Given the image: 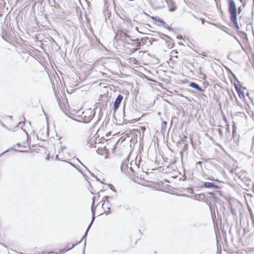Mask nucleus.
I'll return each mask as SVG.
<instances>
[{
  "mask_svg": "<svg viewBox=\"0 0 254 254\" xmlns=\"http://www.w3.org/2000/svg\"><path fill=\"white\" fill-rule=\"evenodd\" d=\"M208 195H210L211 196L214 197L215 194L213 192H209L206 193V196L203 201L205 202L209 206V204H211V203L209 201V197L208 196Z\"/></svg>",
  "mask_w": 254,
  "mask_h": 254,
  "instance_id": "12",
  "label": "nucleus"
},
{
  "mask_svg": "<svg viewBox=\"0 0 254 254\" xmlns=\"http://www.w3.org/2000/svg\"><path fill=\"white\" fill-rule=\"evenodd\" d=\"M230 128L229 125H227V132L230 133Z\"/></svg>",
  "mask_w": 254,
  "mask_h": 254,
  "instance_id": "45",
  "label": "nucleus"
},
{
  "mask_svg": "<svg viewBox=\"0 0 254 254\" xmlns=\"http://www.w3.org/2000/svg\"><path fill=\"white\" fill-rule=\"evenodd\" d=\"M1 36L3 39L6 41H7L8 39L9 38L7 32L4 29H2Z\"/></svg>",
  "mask_w": 254,
  "mask_h": 254,
  "instance_id": "17",
  "label": "nucleus"
},
{
  "mask_svg": "<svg viewBox=\"0 0 254 254\" xmlns=\"http://www.w3.org/2000/svg\"><path fill=\"white\" fill-rule=\"evenodd\" d=\"M67 163H68L69 164H70V165H71L72 166H73V167H74V168H76V166H75L74 164H73V163H72L71 162H67Z\"/></svg>",
  "mask_w": 254,
  "mask_h": 254,
  "instance_id": "46",
  "label": "nucleus"
},
{
  "mask_svg": "<svg viewBox=\"0 0 254 254\" xmlns=\"http://www.w3.org/2000/svg\"><path fill=\"white\" fill-rule=\"evenodd\" d=\"M74 158H75L78 161V162L80 163V164H81L83 166V164L82 163V162L78 158H76L75 157H74Z\"/></svg>",
  "mask_w": 254,
  "mask_h": 254,
  "instance_id": "51",
  "label": "nucleus"
},
{
  "mask_svg": "<svg viewBox=\"0 0 254 254\" xmlns=\"http://www.w3.org/2000/svg\"><path fill=\"white\" fill-rule=\"evenodd\" d=\"M129 162V158L128 157H127L126 159L123 160L121 165V171L122 172H123L125 173L127 172H127V170L128 168V166L127 165V163Z\"/></svg>",
  "mask_w": 254,
  "mask_h": 254,
  "instance_id": "7",
  "label": "nucleus"
},
{
  "mask_svg": "<svg viewBox=\"0 0 254 254\" xmlns=\"http://www.w3.org/2000/svg\"><path fill=\"white\" fill-rule=\"evenodd\" d=\"M72 119L74 121H75L76 122L80 123H83V120H77V119H73V118H72Z\"/></svg>",
  "mask_w": 254,
  "mask_h": 254,
  "instance_id": "38",
  "label": "nucleus"
},
{
  "mask_svg": "<svg viewBox=\"0 0 254 254\" xmlns=\"http://www.w3.org/2000/svg\"><path fill=\"white\" fill-rule=\"evenodd\" d=\"M129 170L132 172L133 173L134 172L132 168L131 167H129Z\"/></svg>",
  "mask_w": 254,
  "mask_h": 254,
  "instance_id": "54",
  "label": "nucleus"
},
{
  "mask_svg": "<svg viewBox=\"0 0 254 254\" xmlns=\"http://www.w3.org/2000/svg\"><path fill=\"white\" fill-rule=\"evenodd\" d=\"M177 38L178 39L181 40V39H183V36H182V35H178V36L177 37Z\"/></svg>",
  "mask_w": 254,
  "mask_h": 254,
  "instance_id": "44",
  "label": "nucleus"
},
{
  "mask_svg": "<svg viewBox=\"0 0 254 254\" xmlns=\"http://www.w3.org/2000/svg\"><path fill=\"white\" fill-rule=\"evenodd\" d=\"M165 0H148L151 6L156 8H160L163 7Z\"/></svg>",
  "mask_w": 254,
  "mask_h": 254,
  "instance_id": "5",
  "label": "nucleus"
},
{
  "mask_svg": "<svg viewBox=\"0 0 254 254\" xmlns=\"http://www.w3.org/2000/svg\"><path fill=\"white\" fill-rule=\"evenodd\" d=\"M205 196H206V194L201 193V194H198L197 196H196L195 199L199 201H203Z\"/></svg>",
  "mask_w": 254,
  "mask_h": 254,
  "instance_id": "18",
  "label": "nucleus"
},
{
  "mask_svg": "<svg viewBox=\"0 0 254 254\" xmlns=\"http://www.w3.org/2000/svg\"><path fill=\"white\" fill-rule=\"evenodd\" d=\"M10 150H14V151H15L16 152H22V153H26V152H27V151H28L27 150H17V149H14L13 148H10L7 149L6 150L4 151L2 153H1L0 154V157H1L3 155L5 154L6 153L9 152Z\"/></svg>",
  "mask_w": 254,
  "mask_h": 254,
  "instance_id": "16",
  "label": "nucleus"
},
{
  "mask_svg": "<svg viewBox=\"0 0 254 254\" xmlns=\"http://www.w3.org/2000/svg\"><path fill=\"white\" fill-rule=\"evenodd\" d=\"M222 30H223L224 31H226V30L228 29L227 27H226V26H221V28Z\"/></svg>",
  "mask_w": 254,
  "mask_h": 254,
  "instance_id": "39",
  "label": "nucleus"
},
{
  "mask_svg": "<svg viewBox=\"0 0 254 254\" xmlns=\"http://www.w3.org/2000/svg\"><path fill=\"white\" fill-rule=\"evenodd\" d=\"M231 212L233 215H236V212L235 209H234L231 204L230 205Z\"/></svg>",
  "mask_w": 254,
  "mask_h": 254,
  "instance_id": "27",
  "label": "nucleus"
},
{
  "mask_svg": "<svg viewBox=\"0 0 254 254\" xmlns=\"http://www.w3.org/2000/svg\"><path fill=\"white\" fill-rule=\"evenodd\" d=\"M16 146H18V147H21V143H17L16 144Z\"/></svg>",
  "mask_w": 254,
  "mask_h": 254,
  "instance_id": "53",
  "label": "nucleus"
},
{
  "mask_svg": "<svg viewBox=\"0 0 254 254\" xmlns=\"http://www.w3.org/2000/svg\"><path fill=\"white\" fill-rule=\"evenodd\" d=\"M202 56H203V57H206L207 56L206 54L205 53H203L202 54Z\"/></svg>",
  "mask_w": 254,
  "mask_h": 254,
  "instance_id": "57",
  "label": "nucleus"
},
{
  "mask_svg": "<svg viewBox=\"0 0 254 254\" xmlns=\"http://www.w3.org/2000/svg\"><path fill=\"white\" fill-rule=\"evenodd\" d=\"M191 225L193 227L198 228L201 225V224L199 223L196 222L192 224Z\"/></svg>",
  "mask_w": 254,
  "mask_h": 254,
  "instance_id": "30",
  "label": "nucleus"
},
{
  "mask_svg": "<svg viewBox=\"0 0 254 254\" xmlns=\"http://www.w3.org/2000/svg\"><path fill=\"white\" fill-rule=\"evenodd\" d=\"M124 97L122 95L119 94L113 103V111L115 113L119 109Z\"/></svg>",
  "mask_w": 254,
  "mask_h": 254,
  "instance_id": "6",
  "label": "nucleus"
},
{
  "mask_svg": "<svg viewBox=\"0 0 254 254\" xmlns=\"http://www.w3.org/2000/svg\"><path fill=\"white\" fill-rule=\"evenodd\" d=\"M66 147L65 146H62L61 148L62 149V150H63L64 149H66Z\"/></svg>",
  "mask_w": 254,
  "mask_h": 254,
  "instance_id": "55",
  "label": "nucleus"
},
{
  "mask_svg": "<svg viewBox=\"0 0 254 254\" xmlns=\"http://www.w3.org/2000/svg\"><path fill=\"white\" fill-rule=\"evenodd\" d=\"M108 186L109 187V188L113 190V191L116 192V190L115 188L111 184H109L108 185Z\"/></svg>",
  "mask_w": 254,
  "mask_h": 254,
  "instance_id": "31",
  "label": "nucleus"
},
{
  "mask_svg": "<svg viewBox=\"0 0 254 254\" xmlns=\"http://www.w3.org/2000/svg\"><path fill=\"white\" fill-rule=\"evenodd\" d=\"M124 43L127 44V45H131V44L130 43H129V42L125 40Z\"/></svg>",
  "mask_w": 254,
  "mask_h": 254,
  "instance_id": "48",
  "label": "nucleus"
},
{
  "mask_svg": "<svg viewBox=\"0 0 254 254\" xmlns=\"http://www.w3.org/2000/svg\"><path fill=\"white\" fill-rule=\"evenodd\" d=\"M142 44L141 43V42H138L135 44H131V45L135 47V48L133 49V50L132 51V53H134L136 51L139 50L140 48V46Z\"/></svg>",
  "mask_w": 254,
  "mask_h": 254,
  "instance_id": "20",
  "label": "nucleus"
},
{
  "mask_svg": "<svg viewBox=\"0 0 254 254\" xmlns=\"http://www.w3.org/2000/svg\"><path fill=\"white\" fill-rule=\"evenodd\" d=\"M236 126L234 124L233 125V131H232V136L233 138H235V135H236Z\"/></svg>",
  "mask_w": 254,
  "mask_h": 254,
  "instance_id": "22",
  "label": "nucleus"
},
{
  "mask_svg": "<svg viewBox=\"0 0 254 254\" xmlns=\"http://www.w3.org/2000/svg\"><path fill=\"white\" fill-rule=\"evenodd\" d=\"M182 142L184 144V146L183 149L184 150H187L188 149V146L187 143V142H185V141L184 140H182Z\"/></svg>",
  "mask_w": 254,
  "mask_h": 254,
  "instance_id": "33",
  "label": "nucleus"
},
{
  "mask_svg": "<svg viewBox=\"0 0 254 254\" xmlns=\"http://www.w3.org/2000/svg\"><path fill=\"white\" fill-rule=\"evenodd\" d=\"M88 172L90 173V174H91V175L92 176H93L94 178V176H96L94 174L92 173L91 172H90L89 170H88Z\"/></svg>",
  "mask_w": 254,
  "mask_h": 254,
  "instance_id": "56",
  "label": "nucleus"
},
{
  "mask_svg": "<svg viewBox=\"0 0 254 254\" xmlns=\"http://www.w3.org/2000/svg\"><path fill=\"white\" fill-rule=\"evenodd\" d=\"M163 27H164L165 28H166L167 29H168L169 31H173V28L170 27V26H168L167 25V24H166L165 26H164Z\"/></svg>",
  "mask_w": 254,
  "mask_h": 254,
  "instance_id": "32",
  "label": "nucleus"
},
{
  "mask_svg": "<svg viewBox=\"0 0 254 254\" xmlns=\"http://www.w3.org/2000/svg\"><path fill=\"white\" fill-rule=\"evenodd\" d=\"M129 60L131 62H132L134 64H138V61L135 58H131L129 59Z\"/></svg>",
  "mask_w": 254,
  "mask_h": 254,
  "instance_id": "29",
  "label": "nucleus"
},
{
  "mask_svg": "<svg viewBox=\"0 0 254 254\" xmlns=\"http://www.w3.org/2000/svg\"><path fill=\"white\" fill-rule=\"evenodd\" d=\"M211 180H213V181H216V182H220V181H219L218 180H215V179H211Z\"/></svg>",
  "mask_w": 254,
  "mask_h": 254,
  "instance_id": "61",
  "label": "nucleus"
},
{
  "mask_svg": "<svg viewBox=\"0 0 254 254\" xmlns=\"http://www.w3.org/2000/svg\"><path fill=\"white\" fill-rule=\"evenodd\" d=\"M238 13H240L241 12V11H242L241 7H239L238 8Z\"/></svg>",
  "mask_w": 254,
  "mask_h": 254,
  "instance_id": "52",
  "label": "nucleus"
},
{
  "mask_svg": "<svg viewBox=\"0 0 254 254\" xmlns=\"http://www.w3.org/2000/svg\"><path fill=\"white\" fill-rule=\"evenodd\" d=\"M148 42L149 43L150 45L152 44V42L150 40H148Z\"/></svg>",
  "mask_w": 254,
  "mask_h": 254,
  "instance_id": "58",
  "label": "nucleus"
},
{
  "mask_svg": "<svg viewBox=\"0 0 254 254\" xmlns=\"http://www.w3.org/2000/svg\"><path fill=\"white\" fill-rule=\"evenodd\" d=\"M179 180H186V176L185 175H184L183 176V178L180 177Z\"/></svg>",
  "mask_w": 254,
  "mask_h": 254,
  "instance_id": "42",
  "label": "nucleus"
},
{
  "mask_svg": "<svg viewBox=\"0 0 254 254\" xmlns=\"http://www.w3.org/2000/svg\"><path fill=\"white\" fill-rule=\"evenodd\" d=\"M242 89H246V87H243L242 86H240V87L237 90H236L239 97L241 99H244L245 98V94L244 92Z\"/></svg>",
  "mask_w": 254,
  "mask_h": 254,
  "instance_id": "11",
  "label": "nucleus"
},
{
  "mask_svg": "<svg viewBox=\"0 0 254 254\" xmlns=\"http://www.w3.org/2000/svg\"><path fill=\"white\" fill-rule=\"evenodd\" d=\"M199 187L200 188H204L207 189H219L221 188V186L219 185H217L213 182H201L199 184Z\"/></svg>",
  "mask_w": 254,
  "mask_h": 254,
  "instance_id": "4",
  "label": "nucleus"
},
{
  "mask_svg": "<svg viewBox=\"0 0 254 254\" xmlns=\"http://www.w3.org/2000/svg\"><path fill=\"white\" fill-rule=\"evenodd\" d=\"M233 85L234 86V87H235L236 90H237L239 88H240V86H241V84H240V83H237L236 82H234L233 83Z\"/></svg>",
  "mask_w": 254,
  "mask_h": 254,
  "instance_id": "28",
  "label": "nucleus"
},
{
  "mask_svg": "<svg viewBox=\"0 0 254 254\" xmlns=\"http://www.w3.org/2000/svg\"><path fill=\"white\" fill-rule=\"evenodd\" d=\"M202 162V161H198L196 163V165H201Z\"/></svg>",
  "mask_w": 254,
  "mask_h": 254,
  "instance_id": "49",
  "label": "nucleus"
},
{
  "mask_svg": "<svg viewBox=\"0 0 254 254\" xmlns=\"http://www.w3.org/2000/svg\"><path fill=\"white\" fill-rule=\"evenodd\" d=\"M131 111H127V112H125L124 111V119H125L126 120H127V119L126 118H128L129 119H131V120H133V119H131V118H130L128 117V114H129V113H130Z\"/></svg>",
  "mask_w": 254,
  "mask_h": 254,
  "instance_id": "23",
  "label": "nucleus"
},
{
  "mask_svg": "<svg viewBox=\"0 0 254 254\" xmlns=\"http://www.w3.org/2000/svg\"><path fill=\"white\" fill-rule=\"evenodd\" d=\"M167 122L166 121H163L161 126V131L162 133H164L166 131L167 127Z\"/></svg>",
  "mask_w": 254,
  "mask_h": 254,
  "instance_id": "19",
  "label": "nucleus"
},
{
  "mask_svg": "<svg viewBox=\"0 0 254 254\" xmlns=\"http://www.w3.org/2000/svg\"><path fill=\"white\" fill-rule=\"evenodd\" d=\"M94 178L96 179L97 181L101 182L102 184H104V183L101 182L100 179H99L97 176H94Z\"/></svg>",
  "mask_w": 254,
  "mask_h": 254,
  "instance_id": "43",
  "label": "nucleus"
},
{
  "mask_svg": "<svg viewBox=\"0 0 254 254\" xmlns=\"http://www.w3.org/2000/svg\"><path fill=\"white\" fill-rule=\"evenodd\" d=\"M115 200V197L114 196H104L102 202H103L102 204V207L103 209H105L104 205H105V202H107V206H105L108 211L104 210V213L106 215H108L110 213V210L111 209L110 206L112 205V201Z\"/></svg>",
  "mask_w": 254,
  "mask_h": 254,
  "instance_id": "3",
  "label": "nucleus"
},
{
  "mask_svg": "<svg viewBox=\"0 0 254 254\" xmlns=\"http://www.w3.org/2000/svg\"><path fill=\"white\" fill-rule=\"evenodd\" d=\"M201 75H203V77H202V79L203 80H206V78H207V76L204 74V73H201Z\"/></svg>",
  "mask_w": 254,
  "mask_h": 254,
  "instance_id": "40",
  "label": "nucleus"
},
{
  "mask_svg": "<svg viewBox=\"0 0 254 254\" xmlns=\"http://www.w3.org/2000/svg\"><path fill=\"white\" fill-rule=\"evenodd\" d=\"M160 38L163 39L164 41H166L167 39H168L169 38V36L163 33H160Z\"/></svg>",
  "mask_w": 254,
  "mask_h": 254,
  "instance_id": "25",
  "label": "nucleus"
},
{
  "mask_svg": "<svg viewBox=\"0 0 254 254\" xmlns=\"http://www.w3.org/2000/svg\"><path fill=\"white\" fill-rule=\"evenodd\" d=\"M200 20H201L202 24H203L205 22V19L203 18H201Z\"/></svg>",
  "mask_w": 254,
  "mask_h": 254,
  "instance_id": "47",
  "label": "nucleus"
},
{
  "mask_svg": "<svg viewBox=\"0 0 254 254\" xmlns=\"http://www.w3.org/2000/svg\"><path fill=\"white\" fill-rule=\"evenodd\" d=\"M95 210L96 208L94 207L93 206H91L92 220L91 222H92V223L95 219Z\"/></svg>",
  "mask_w": 254,
  "mask_h": 254,
  "instance_id": "21",
  "label": "nucleus"
},
{
  "mask_svg": "<svg viewBox=\"0 0 254 254\" xmlns=\"http://www.w3.org/2000/svg\"><path fill=\"white\" fill-rule=\"evenodd\" d=\"M96 198V196H94L93 198H92V206H93V205L94 204V203H95V199Z\"/></svg>",
  "mask_w": 254,
  "mask_h": 254,
  "instance_id": "41",
  "label": "nucleus"
},
{
  "mask_svg": "<svg viewBox=\"0 0 254 254\" xmlns=\"http://www.w3.org/2000/svg\"><path fill=\"white\" fill-rule=\"evenodd\" d=\"M165 42L167 47L169 49L172 48L174 47V43L173 42V39L170 37L168 39H167Z\"/></svg>",
  "mask_w": 254,
  "mask_h": 254,
  "instance_id": "13",
  "label": "nucleus"
},
{
  "mask_svg": "<svg viewBox=\"0 0 254 254\" xmlns=\"http://www.w3.org/2000/svg\"><path fill=\"white\" fill-rule=\"evenodd\" d=\"M228 2L231 21L234 24V27L238 30L240 28L238 23L237 10L235 2L234 0H228Z\"/></svg>",
  "mask_w": 254,
  "mask_h": 254,
  "instance_id": "1",
  "label": "nucleus"
},
{
  "mask_svg": "<svg viewBox=\"0 0 254 254\" xmlns=\"http://www.w3.org/2000/svg\"><path fill=\"white\" fill-rule=\"evenodd\" d=\"M56 159H57V160H60L59 158V155H57L56 156Z\"/></svg>",
  "mask_w": 254,
  "mask_h": 254,
  "instance_id": "59",
  "label": "nucleus"
},
{
  "mask_svg": "<svg viewBox=\"0 0 254 254\" xmlns=\"http://www.w3.org/2000/svg\"><path fill=\"white\" fill-rule=\"evenodd\" d=\"M218 132L220 137H222L223 133H222V130L221 129H218Z\"/></svg>",
  "mask_w": 254,
  "mask_h": 254,
  "instance_id": "36",
  "label": "nucleus"
},
{
  "mask_svg": "<svg viewBox=\"0 0 254 254\" xmlns=\"http://www.w3.org/2000/svg\"><path fill=\"white\" fill-rule=\"evenodd\" d=\"M209 207L211 213L212 219L213 222H214L215 220H216L215 207L214 206H212V204H209Z\"/></svg>",
  "mask_w": 254,
  "mask_h": 254,
  "instance_id": "10",
  "label": "nucleus"
},
{
  "mask_svg": "<svg viewBox=\"0 0 254 254\" xmlns=\"http://www.w3.org/2000/svg\"><path fill=\"white\" fill-rule=\"evenodd\" d=\"M81 243V241H79L78 243H77L75 244H68V245L66 246L65 248H63V249H61L60 250V253H62V254H64V253L65 252L69 251L71 249H72L73 247H74L75 246Z\"/></svg>",
  "mask_w": 254,
  "mask_h": 254,
  "instance_id": "8",
  "label": "nucleus"
},
{
  "mask_svg": "<svg viewBox=\"0 0 254 254\" xmlns=\"http://www.w3.org/2000/svg\"><path fill=\"white\" fill-rule=\"evenodd\" d=\"M95 139V140H94L93 142H94V144H96V143H97V138H96Z\"/></svg>",
  "mask_w": 254,
  "mask_h": 254,
  "instance_id": "62",
  "label": "nucleus"
},
{
  "mask_svg": "<svg viewBox=\"0 0 254 254\" xmlns=\"http://www.w3.org/2000/svg\"><path fill=\"white\" fill-rule=\"evenodd\" d=\"M46 160H49V155H48V156L46 158Z\"/></svg>",
  "mask_w": 254,
  "mask_h": 254,
  "instance_id": "63",
  "label": "nucleus"
},
{
  "mask_svg": "<svg viewBox=\"0 0 254 254\" xmlns=\"http://www.w3.org/2000/svg\"><path fill=\"white\" fill-rule=\"evenodd\" d=\"M134 42H136V43H138V42H139V38H136L135 39H134Z\"/></svg>",
  "mask_w": 254,
  "mask_h": 254,
  "instance_id": "50",
  "label": "nucleus"
},
{
  "mask_svg": "<svg viewBox=\"0 0 254 254\" xmlns=\"http://www.w3.org/2000/svg\"><path fill=\"white\" fill-rule=\"evenodd\" d=\"M87 232H85L84 235H83V236L82 237L81 240L80 241H84V246H83V249H82V254H85V247H86V237H87Z\"/></svg>",
  "mask_w": 254,
  "mask_h": 254,
  "instance_id": "15",
  "label": "nucleus"
},
{
  "mask_svg": "<svg viewBox=\"0 0 254 254\" xmlns=\"http://www.w3.org/2000/svg\"><path fill=\"white\" fill-rule=\"evenodd\" d=\"M249 95H250V93H249V92H247V93H246V95H247V96L249 97Z\"/></svg>",
  "mask_w": 254,
  "mask_h": 254,
  "instance_id": "64",
  "label": "nucleus"
},
{
  "mask_svg": "<svg viewBox=\"0 0 254 254\" xmlns=\"http://www.w3.org/2000/svg\"><path fill=\"white\" fill-rule=\"evenodd\" d=\"M151 18L153 20L159 22L160 24H161L163 27L165 26L166 24L165 21L163 19L160 18L157 16H152Z\"/></svg>",
  "mask_w": 254,
  "mask_h": 254,
  "instance_id": "14",
  "label": "nucleus"
},
{
  "mask_svg": "<svg viewBox=\"0 0 254 254\" xmlns=\"http://www.w3.org/2000/svg\"><path fill=\"white\" fill-rule=\"evenodd\" d=\"M22 119H23L24 120V121L23 122H20L18 125H17V127H19L20 125L22 124H23V126H24L25 125V123L26 122V119L25 118V117L24 116H22L21 118H19V120H22Z\"/></svg>",
  "mask_w": 254,
  "mask_h": 254,
  "instance_id": "24",
  "label": "nucleus"
},
{
  "mask_svg": "<svg viewBox=\"0 0 254 254\" xmlns=\"http://www.w3.org/2000/svg\"><path fill=\"white\" fill-rule=\"evenodd\" d=\"M231 74H232V76L235 78V79L237 82V83H240L239 80L238 79V78H237L236 75L232 71H231Z\"/></svg>",
  "mask_w": 254,
  "mask_h": 254,
  "instance_id": "35",
  "label": "nucleus"
},
{
  "mask_svg": "<svg viewBox=\"0 0 254 254\" xmlns=\"http://www.w3.org/2000/svg\"><path fill=\"white\" fill-rule=\"evenodd\" d=\"M95 115V111L91 110L90 109L83 112L80 116L83 119V122L84 124L89 123L94 117Z\"/></svg>",
  "mask_w": 254,
  "mask_h": 254,
  "instance_id": "2",
  "label": "nucleus"
},
{
  "mask_svg": "<svg viewBox=\"0 0 254 254\" xmlns=\"http://www.w3.org/2000/svg\"><path fill=\"white\" fill-rule=\"evenodd\" d=\"M138 233L140 234V235H142V233L141 232L140 230H138Z\"/></svg>",
  "mask_w": 254,
  "mask_h": 254,
  "instance_id": "60",
  "label": "nucleus"
},
{
  "mask_svg": "<svg viewBox=\"0 0 254 254\" xmlns=\"http://www.w3.org/2000/svg\"><path fill=\"white\" fill-rule=\"evenodd\" d=\"M176 9V6H174V5H173L172 7H170L169 8V11L171 12H173V11H175Z\"/></svg>",
  "mask_w": 254,
  "mask_h": 254,
  "instance_id": "34",
  "label": "nucleus"
},
{
  "mask_svg": "<svg viewBox=\"0 0 254 254\" xmlns=\"http://www.w3.org/2000/svg\"><path fill=\"white\" fill-rule=\"evenodd\" d=\"M92 224H93V223H92V222H91L90 223V224H89V225H88V227H87V229H86V232H87V233L88 232V231H89V230H90V228H91V226H92Z\"/></svg>",
  "mask_w": 254,
  "mask_h": 254,
  "instance_id": "37",
  "label": "nucleus"
},
{
  "mask_svg": "<svg viewBox=\"0 0 254 254\" xmlns=\"http://www.w3.org/2000/svg\"><path fill=\"white\" fill-rule=\"evenodd\" d=\"M189 86L190 87L195 89L196 90H197L198 91H199V92H203V91H204V89L201 88L199 86V85L197 83H196L195 82H190Z\"/></svg>",
  "mask_w": 254,
  "mask_h": 254,
  "instance_id": "9",
  "label": "nucleus"
},
{
  "mask_svg": "<svg viewBox=\"0 0 254 254\" xmlns=\"http://www.w3.org/2000/svg\"><path fill=\"white\" fill-rule=\"evenodd\" d=\"M148 40H149V38L148 37L142 38L141 40V41L142 42V44L144 45L145 44H147L148 43Z\"/></svg>",
  "mask_w": 254,
  "mask_h": 254,
  "instance_id": "26",
  "label": "nucleus"
}]
</instances>
